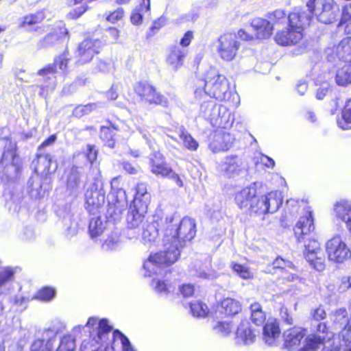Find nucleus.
<instances>
[{"instance_id": "nucleus-1", "label": "nucleus", "mask_w": 351, "mask_h": 351, "mask_svg": "<svg viewBox=\"0 0 351 351\" xmlns=\"http://www.w3.org/2000/svg\"><path fill=\"white\" fill-rule=\"evenodd\" d=\"M90 336L84 339L80 351H134L129 339L119 330L112 332V327L106 319L90 317L86 324Z\"/></svg>"}, {"instance_id": "nucleus-2", "label": "nucleus", "mask_w": 351, "mask_h": 351, "mask_svg": "<svg viewBox=\"0 0 351 351\" xmlns=\"http://www.w3.org/2000/svg\"><path fill=\"white\" fill-rule=\"evenodd\" d=\"M196 234L195 221L190 217H184L182 220L174 216L166 218L162 245L168 251H176L178 257L180 250L190 241Z\"/></svg>"}, {"instance_id": "nucleus-3", "label": "nucleus", "mask_w": 351, "mask_h": 351, "mask_svg": "<svg viewBox=\"0 0 351 351\" xmlns=\"http://www.w3.org/2000/svg\"><path fill=\"white\" fill-rule=\"evenodd\" d=\"M201 83L204 88H197L195 90V98L199 100L209 96L219 100H223L226 97L228 90V83L226 77L220 75L215 69H210Z\"/></svg>"}, {"instance_id": "nucleus-4", "label": "nucleus", "mask_w": 351, "mask_h": 351, "mask_svg": "<svg viewBox=\"0 0 351 351\" xmlns=\"http://www.w3.org/2000/svg\"><path fill=\"white\" fill-rule=\"evenodd\" d=\"M178 252L167 250L162 245V250L150 255L143 265L144 276L152 277L153 275H162L167 266L173 264L178 259Z\"/></svg>"}, {"instance_id": "nucleus-5", "label": "nucleus", "mask_w": 351, "mask_h": 351, "mask_svg": "<svg viewBox=\"0 0 351 351\" xmlns=\"http://www.w3.org/2000/svg\"><path fill=\"white\" fill-rule=\"evenodd\" d=\"M106 192L100 180H95L85 193L86 208L91 215H97L103 209Z\"/></svg>"}, {"instance_id": "nucleus-6", "label": "nucleus", "mask_w": 351, "mask_h": 351, "mask_svg": "<svg viewBox=\"0 0 351 351\" xmlns=\"http://www.w3.org/2000/svg\"><path fill=\"white\" fill-rule=\"evenodd\" d=\"M316 0H308L303 7H295L288 15V21L291 27L304 32L314 16Z\"/></svg>"}, {"instance_id": "nucleus-7", "label": "nucleus", "mask_w": 351, "mask_h": 351, "mask_svg": "<svg viewBox=\"0 0 351 351\" xmlns=\"http://www.w3.org/2000/svg\"><path fill=\"white\" fill-rule=\"evenodd\" d=\"M215 48L219 56L224 61L233 60L240 48L237 34L227 32L221 34L215 42Z\"/></svg>"}, {"instance_id": "nucleus-8", "label": "nucleus", "mask_w": 351, "mask_h": 351, "mask_svg": "<svg viewBox=\"0 0 351 351\" xmlns=\"http://www.w3.org/2000/svg\"><path fill=\"white\" fill-rule=\"evenodd\" d=\"M148 207L131 204L127 215V232L125 237L128 239H137L140 233V226L143 223Z\"/></svg>"}, {"instance_id": "nucleus-9", "label": "nucleus", "mask_w": 351, "mask_h": 351, "mask_svg": "<svg viewBox=\"0 0 351 351\" xmlns=\"http://www.w3.org/2000/svg\"><path fill=\"white\" fill-rule=\"evenodd\" d=\"M150 168L152 173L156 176L168 178L175 182L179 187L183 186L180 176L166 162L163 155L160 152H155L150 158Z\"/></svg>"}, {"instance_id": "nucleus-10", "label": "nucleus", "mask_w": 351, "mask_h": 351, "mask_svg": "<svg viewBox=\"0 0 351 351\" xmlns=\"http://www.w3.org/2000/svg\"><path fill=\"white\" fill-rule=\"evenodd\" d=\"M326 58L335 63L338 60L346 64L351 63V38H346L338 44L328 47L325 50Z\"/></svg>"}, {"instance_id": "nucleus-11", "label": "nucleus", "mask_w": 351, "mask_h": 351, "mask_svg": "<svg viewBox=\"0 0 351 351\" xmlns=\"http://www.w3.org/2000/svg\"><path fill=\"white\" fill-rule=\"evenodd\" d=\"M326 252L329 260L335 263H341L351 258V250L339 236L328 241Z\"/></svg>"}, {"instance_id": "nucleus-12", "label": "nucleus", "mask_w": 351, "mask_h": 351, "mask_svg": "<svg viewBox=\"0 0 351 351\" xmlns=\"http://www.w3.org/2000/svg\"><path fill=\"white\" fill-rule=\"evenodd\" d=\"M101 42L98 39L85 38L79 43L75 51V56L79 64L90 62L93 57L99 53Z\"/></svg>"}, {"instance_id": "nucleus-13", "label": "nucleus", "mask_w": 351, "mask_h": 351, "mask_svg": "<svg viewBox=\"0 0 351 351\" xmlns=\"http://www.w3.org/2000/svg\"><path fill=\"white\" fill-rule=\"evenodd\" d=\"M211 112L207 113L205 117L210 123L219 128H228L232 126L234 122V115L224 106L210 104Z\"/></svg>"}, {"instance_id": "nucleus-14", "label": "nucleus", "mask_w": 351, "mask_h": 351, "mask_svg": "<svg viewBox=\"0 0 351 351\" xmlns=\"http://www.w3.org/2000/svg\"><path fill=\"white\" fill-rule=\"evenodd\" d=\"M128 206L125 191L122 189L113 191L109 197L107 217L112 219L113 221H119L123 212Z\"/></svg>"}, {"instance_id": "nucleus-15", "label": "nucleus", "mask_w": 351, "mask_h": 351, "mask_svg": "<svg viewBox=\"0 0 351 351\" xmlns=\"http://www.w3.org/2000/svg\"><path fill=\"white\" fill-rule=\"evenodd\" d=\"M339 12V7L334 0H319L317 8L314 11L317 20L325 24L336 21Z\"/></svg>"}, {"instance_id": "nucleus-16", "label": "nucleus", "mask_w": 351, "mask_h": 351, "mask_svg": "<svg viewBox=\"0 0 351 351\" xmlns=\"http://www.w3.org/2000/svg\"><path fill=\"white\" fill-rule=\"evenodd\" d=\"M69 60V53L64 52L55 59L53 65H47L38 71V75L43 77L47 76V80L49 81V84L43 86L42 88L49 90L54 89L56 86V80L53 76V73L56 71L57 68L63 72L66 71Z\"/></svg>"}, {"instance_id": "nucleus-17", "label": "nucleus", "mask_w": 351, "mask_h": 351, "mask_svg": "<svg viewBox=\"0 0 351 351\" xmlns=\"http://www.w3.org/2000/svg\"><path fill=\"white\" fill-rule=\"evenodd\" d=\"M135 92L142 99L150 104H157L162 106H168V100L162 95L156 92L154 87L149 84L141 82L136 84Z\"/></svg>"}, {"instance_id": "nucleus-18", "label": "nucleus", "mask_w": 351, "mask_h": 351, "mask_svg": "<svg viewBox=\"0 0 351 351\" xmlns=\"http://www.w3.org/2000/svg\"><path fill=\"white\" fill-rule=\"evenodd\" d=\"M314 228L312 211L307 208L304 210V215L300 217L294 228L298 241H306V237L312 235Z\"/></svg>"}, {"instance_id": "nucleus-19", "label": "nucleus", "mask_w": 351, "mask_h": 351, "mask_svg": "<svg viewBox=\"0 0 351 351\" xmlns=\"http://www.w3.org/2000/svg\"><path fill=\"white\" fill-rule=\"evenodd\" d=\"M304 36V33L295 27H288L278 31L275 35L276 43L282 46H291L300 43Z\"/></svg>"}, {"instance_id": "nucleus-20", "label": "nucleus", "mask_w": 351, "mask_h": 351, "mask_svg": "<svg viewBox=\"0 0 351 351\" xmlns=\"http://www.w3.org/2000/svg\"><path fill=\"white\" fill-rule=\"evenodd\" d=\"M58 330L49 328L44 330L43 339L35 340L31 346V351H51V347L56 340Z\"/></svg>"}, {"instance_id": "nucleus-21", "label": "nucleus", "mask_w": 351, "mask_h": 351, "mask_svg": "<svg viewBox=\"0 0 351 351\" xmlns=\"http://www.w3.org/2000/svg\"><path fill=\"white\" fill-rule=\"evenodd\" d=\"M280 330L276 318L269 317L263 327V339L269 346H273L279 338Z\"/></svg>"}, {"instance_id": "nucleus-22", "label": "nucleus", "mask_w": 351, "mask_h": 351, "mask_svg": "<svg viewBox=\"0 0 351 351\" xmlns=\"http://www.w3.org/2000/svg\"><path fill=\"white\" fill-rule=\"evenodd\" d=\"M336 217L345 224L346 228L351 234V202L340 200L334 206Z\"/></svg>"}, {"instance_id": "nucleus-23", "label": "nucleus", "mask_w": 351, "mask_h": 351, "mask_svg": "<svg viewBox=\"0 0 351 351\" xmlns=\"http://www.w3.org/2000/svg\"><path fill=\"white\" fill-rule=\"evenodd\" d=\"M235 341L239 345H249L254 342L256 335L247 320L242 321L235 334Z\"/></svg>"}, {"instance_id": "nucleus-24", "label": "nucleus", "mask_w": 351, "mask_h": 351, "mask_svg": "<svg viewBox=\"0 0 351 351\" xmlns=\"http://www.w3.org/2000/svg\"><path fill=\"white\" fill-rule=\"evenodd\" d=\"M251 26L258 39H266L271 36L273 32V25L265 19L257 17L251 21Z\"/></svg>"}, {"instance_id": "nucleus-25", "label": "nucleus", "mask_w": 351, "mask_h": 351, "mask_svg": "<svg viewBox=\"0 0 351 351\" xmlns=\"http://www.w3.org/2000/svg\"><path fill=\"white\" fill-rule=\"evenodd\" d=\"M256 194L257 191L254 186L244 188L236 194V204L241 209L248 210Z\"/></svg>"}, {"instance_id": "nucleus-26", "label": "nucleus", "mask_w": 351, "mask_h": 351, "mask_svg": "<svg viewBox=\"0 0 351 351\" xmlns=\"http://www.w3.org/2000/svg\"><path fill=\"white\" fill-rule=\"evenodd\" d=\"M265 204L261 208L262 212L267 213H274L276 212L282 204V195L278 191H271L266 195H263Z\"/></svg>"}, {"instance_id": "nucleus-27", "label": "nucleus", "mask_w": 351, "mask_h": 351, "mask_svg": "<svg viewBox=\"0 0 351 351\" xmlns=\"http://www.w3.org/2000/svg\"><path fill=\"white\" fill-rule=\"evenodd\" d=\"M243 162L237 156L226 157L221 165V171L228 178L240 174L243 169Z\"/></svg>"}, {"instance_id": "nucleus-28", "label": "nucleus", "mask_w": 351, "mask_h": 351, "mask_svg": "<svg viewBox=\"0 0 351 351\" xmlns=\"http://www.w3.org/2000/svg\"><path fill=\"white\" fill-rule=\"evenodd\" d=\"M186 55L187 49L179 45H174L170 49L169 54L167 58V63L176 71L183 65Z\"/></svg>"}, {"instance_id": "nucleus-29", "label": "nucleus", "mask_w": 351, "mask_h": 351, "mask_svg": "<svg viewBox=\"0 0 351 351\" xmlns=\"http://www.w3.org/2000/svg\"><path fill=\"white\" fill-rule=\"evenodd\" d=\"M1 164L3 167L13 166L18 170L20 165V158L16 154V145L12 143L7 145L2 154Z\"/></svg>"}, {"instance_id": "nucleus-30", "label": "nucleus", "mask_w": 351, "mask_h": 351, "mask_svg": "<svg viewBox=\"0 0 351 351\" xmlns=\"http://www.w3.org/2000/svg\"><path fill=\"white\" fill-rule=\"evenodd\" d=\"M224 128L217 130V140H221L222 143L220 144L209 143V147L214 153L219 152L221 151H226L230 149L232 144L234 138L228 132H226Z\"/></svg>"}, {"instance_id": "nucleus-31", "label": "nucleus", "mask_w": 351, "mask_h": 351, "mask_svg": "<svg viewBox=\"0 0 351 351\" xmlns=\"http://www.w3.org/2000/svg\"><path fill=\"white\" fill-rule=\"evenodd\" d=\"M124 237L121 236L119 230L111 232L103 243L101 247L105 251L115 250L122 247L124 243Z\"/></svg>"}, {"instance_id": "nucleus-32", "label": "nucleus", "mask_w": 351, "mask_h": 351, "mask_svg": "<svg viewBox=\"0 0 351 351\" xmlns=\"http://www.w3.org/2000/svg\"><path fill=\"white\" fill-rule=\"evenodd\" d=\"M67 30L64 26L59 27L58 31L47 34L42 39L39 43V46L44 48L53 45L58 41L64 40L67 38Z\"/></svg>"}, {"instance_id": "nucleus-33", "label": "nucleus", "mask_w": 351, "mask_h": 351, "mask_svg": "<svg viewBox=\"0 0 351 351\" xmlns=\"http://www.w3.org/2000/svg\"><path fill=\"white\" fill-rule=\"evenodd\" d=\"M304 330L301 328H293L284 333L285 343L287 348L298 345L304 337Z\"/></svg>"}, {"instance_id": "nucleus-34", "label": "nucleus", "mask_w": 351, "mask_h": 351, "mask_svg": "<svg viewBox=\"0 0 351 351\" xmlns=\"http://www.w3.org/2000/svg\"><path fill=\"white\" fill-rule=\"evenodd\" d=\"M158 237V223L153 221L146 224L143 228L142 239L145 244L150 245L154 243Z\"/></svg>"}, {"instance_id": "nucleus-35", "label": "nucleus", "mask_w": 351, "mask_h": 351, "mask_svg": "<svg viewBox=\"0 0 351 351\" xmlns=\"http://www.w3.org/2000/svg\"><path fill=\"white\" fill-rule=\"evenodd\" d=\"M221 313L227 316H233L241 311V304L236 299L224 298L221 303Z\"/></svg>"}, {"instance_id": "nucleus-36", "label": "nucleus", "mask_w": 351, "mask_h": 351, "mask_svg": "<svg viewBox=\"0 0 351 351\" xmlns=\"http://www.w3.org/2000/svg\"><path fill=\"white\" fill-rule=\"evenodd\" d=\"M136 191L135 197L132 204L148 207L151 197L147 193V185L145 183H139L136 185Z\"/></svg>"}, {"instance_id": "nucleus-37", "label": "nucleus", "mask_w": 351, "mask_h": 351, "mask_svg": "<svg viewBox=\"0 0 351 351\" xmlns=\"http://www.w3.org/2000/svg\"><path fill=\"white\" fill-rule=\"evenodd\" d=\"M304 256L309 264L317 271H322L324 269L325 258L322 251H320V253H304Z\"/></svg>"}, {"instance_id": "nucleus-38", "label": "nucleus", "mask_w": 351, "mask_h": 351, "mask_svg": "<svg viewBox=\"0 0 351 351\" xmlns=\"http://www.w3.org/2000/svg\"><path fill=\"white\" fill-rule=\"evenodd\" d=\"M335 82L342 86L351 84V64H345L337 71Z\"/></svg>"}, {"instance_id": "nucleus-39", "label": "nucleus", "mask_w": 351, "mask_h": 351, "mask_svg": "<svg viewBox=\"0 0 351 351\" xmlns=\"http://www.w3.org/2000/svg\"><path fill=\"white\" fill-rule=\"evenodd\" d=\"M337 123L343 130L351 129V99L346 102L341 112V117L337 119Z\"/></svg>"}, {"instance_id": "nucleus-40", "label": "nucleus", "mask_w": 351, "mask_h": 351, "mask_svg": "<svg viewBox=\"0 0 351 351\" xmlns=\"http://www.w3.org/2000/svg\"><path fill=\"white\" fill-rule=\"evenodd\" d=\"M326 341L324 335H309L305 340V345L301 351H315Z\"/></svg>"}, {"instance_id": "nucleus-41", "label": "nucleus", "mask_w": 351, "mask_h": 351, "mask_svg": "<svg viewBox=\"0 0 351 351\" xmlns=\"http://www.w3.org/2000/svg\"><path fill=\"white\" fill-rule=\"evenodd\" d=\"M178 135L185 148L190 151H196L199 147L197 141L186 130L184 127L178 129Z\"/></svg>"}, {"instance_id": "nucleus-42", "label": "nucleus", "mask_w": 351, "mask_h": 351, "mask_svg": "<svg viewBox=\"0 0 351 351\" xmlns=\"http://www.w3.org/2000/svg\"><path fill=\"white\" fill-rule=\"evenodd\" d=\"M106 228V221H102L99 216L91 218L88 226L89 232L92 238L101 235Z\"/></svg>"}, {"instance_id": "nucleus-43", "label": "nucleus", "mask_w": 351, "mask_h": 351, "mask_svg": "<svg viewBox=\"0 0 351 351\" xmlns=\"http://www.w3.org/2000/svg\"><path fill=\"white\" fill-rule=\"evenodd\" d=\"M32 300L33 297L31 295L17 294L10 298V302L16 308L17 311L22 312L27 308L29 302Z\"/></svg>"}, {"instance_id": "nucleus-44", "label": "nucleus", "mask_w": 351, "mask_h": 351, "mask_svg": "<svg viewBox=\"0 0 351 351\" xmlns=\"http://www.w3.org/2000/svg\"><path fill=\"white\" fill-rule=\"evenodd\" d=\"M18 267H5L0 268V288L6 286L14 279Z\"/></svg>"}, {"instance_id": "nucleus-45", "label": "nucleus", "mask_w": 351, "mask_h": 351, "mask_svg": "<svg viewBox=\"0 0 351 351\" xmlns=\"http://www.w3.org/2000/svg\"><path fill=\"white\" fill-rule=\"evenodd\" d=\"M339 25L343 27L346 34L351 36V3L343 6Z\"/></svg>"}, {"instance_id": "nucleus-46", "label": "nucleus", "mask_w": 351, "mask_h": 351, "mask_svg": "<svg viewBox=\"0 0 351 351\" xmlns=\"http://www.w3.org/2000/svg\"><path fill=\"white\" fill-rule=\"evenodd\" d=\"M251 309V319L256 325L262 324L266 317L265 314L262 310V307L259 303H254L250 306Z\"/></svg>"}, {"instance_id": "nucleus-47", "label": "nucleus", "mask_w": 351, "mask_h": 351, "mask_svg": "<svg viewBox=\"0 0 351 351\" xmlns=\"http://www.w3.org/2000/svg\"><path fill=\"white\" fill-rule=\"evenodd\" d=\"M44 19L42 13H37L35 14H29L24 16L22 19L21 26L25 29L30 31L34 29L32 26L38 23H40Z\"/></svg>"}, {"instance_id": "nucleus-48", "label": "nucleus", "mask_w": 351, "mask_h": 351, "mask_svg": "<svg viewBox=\"0 0 351 351\" xmlns=\"http://www.w3.org/2000/svg\"><path fill=\"white\" fill-rule=\"evenodd\" d=\"M82 173V168H79L77 167H72L66 183L67 187L69 189H74L79 186Z\"/></svg>"}, {"instance_id": "nucleus-49", "label": "nucleus", "mask_w": 351, "mask_h": 351, "mask_svg": "<svg viewBox=\"0 0 351 351\" xmlns=\"http://www.w3.org/2000/svg\"><path fill=\"white\" fill-rule=\"evenodd\" d=\"M29 193L34 198H40L44 195L40 184V180L38 178H30L28 181Z\"/></svg>"}, {"instance_id": "nucleus-50", "label": "nucleus", "mask_w": 351, "mask_h": 351, "mask_svg": "<svg viewBox=\"0 0 351 351\" xmlns=\"http://www.w3.org/2000/svg\"><path fill=\"white\" fill-rule=\"evenodd\" d=\"M190 308L192 315L197 317H205L209 311L206 304L198 301L191 302Z\"/></svg>"}, {"instance_id": "nucleus-51", "label": "nucleus", "mask_w": 351, "mask_h": 351, "mask_svg": "<svg viewBox=\"0 0 351 351\" xmlns=\"http://www.w3.org/2000/svg\"><path fill=\"white\" fill-rule=\"evenodd\" d=\"M75 349V338L71 335H66L61 339L56 351H74Z\"/></svg>"}, {"instance_id": "nucleus-52", "label": "nucleus", "mask_w": 351, "mask_h": 351, "mask_svg": "<svg viewBox=\"0 0 351 351\" xmlns=\"http://www.w3.org/2000/svg\"><path fill=\"white\" fill-rule=\"evenodd\" d=\"M267 20L273 25L280 24L288 20V16L283 10L277 9L267 14Z\"/></svg>"}, {"instance_id": "nucleus-53", "label": "nucleus", "mask_w": 351, "mask_h": 351, "mask_svg": "<svg viewBox=\"0 0 351 351\" xmlns=\"http://www.w3.org/2000/svg\"><path fill=\"white\" fill-rule=\"evenodd\" d=\"M99 104L92 103L84 106H77L74 108L73 114L77 118H80L95 110L99 107Z\"/></svg>"}, {"instance_id": "nucleus-54", "label": "nucleus", "mask_w": 351, "mask_h": 351, "mask_svg": "<svg viewBox=\"0 0 351 351\" xmlns=\"http://www.w3.org/2000/svg\"><path fill=\"white\" fill-rule=\"evenodd\" d=\"M110 122H108V125L107 126H101V132H100V136L101 138L106 142V145L110 147L113 148L114 146V134L110 130Z\"/></svg>"}, {"instance_id": "nucleus-55", "label": "nucleus", "mask_w": 351, "mask_h": 351, "mask_svg": "<svg viewBox=\"0 0 351 351\" xmlns=\"http://www.w3.org/2000/svg\"><path fill=\"white\" fill-rule=\"evenodd\" d=\"M55 290L50 287H44L33 295V300H38L43 302H49L55 296Z\"/></svg>"}, {"instance_id": "nucleus-56", "label": "nucleus", "mask_w": 351, "mask_h": 351, "mask_svg": "<svg viewBox=\"0 0 351 351\" xmlns=\"http://www.w3.org/2000/svg\"><path fill=\"white\" fill-rule=\"evenodd\" d=\"M152 286L156 292L162 295H167L175 289L172 285H167L165 281H161L155 278L152 280Z\"/></svg>"}, {"instance_id": "nucleus-57", "label": "nucleus", "mask_w": 351, "mask_h": 351, "mask_svg": "<svg viewBox=\"0 0 351 351\" xmlns=\"http://www.w3.org/2000/svg\"><path fill=\"white\" fill-rule=\"evenodd\" d=\"M261 203L265 204L263 196L258 197L256 195L248 209L250 215H262L267 213V212H262L261 210V208L263 206V205L262 206Z\"/></svg>"}, {"instance_id": "nucleus-58", "label": "nucleus", "mask_w": 351, "mask_h": 351, "mask_svg": "<svg viewBox=\"0 0 351 351\" xmlns=\"http://www.w3.org/2000/svg\"><path fill=\"white\" fill-rule=\"evenodd\" d=\"M231 267L239 276L243 279H250L253 277L252 272L246 265L233 262L231 263Z\"/></svg>"}, {"instance_id": "nucleus-59", "label": "nucleus", "mask_w": 351, "mask_h": 351, "mask_svg": "<svg viewBox=\"0 0 351 351\" xmlns=\"http://www.w3.org/2000/svg\"><path fill=\"white\" fill-rule=\"evenodd\" d=\"M305 243V251L304 253L308 252H317L320 253V251H322L320 248V245L317 240L313 238L312 235L306 237Z\"/></svg>"}, {"instance_id": "nucleus-60", "label": "nucleus", "mask_w": 351, "mask_h": 351, "mask_svg": "<svg viewBox=\"0 0 351 351\" xmlns=\"http://www.w3.org/2000/svg\"><path fill=\"white\" fill-rule=\"evenodd\" d=\"M213 329L217 333L226 336L231 332L232 326L230 322H219L213 326Z\"/></svg>"}, {"instance_id": "nucleus-61", "label": "nucleus", "mask_w": 351, "mask_h": 351, "mask_svg": "<svg viewBox=\"0 0 351 351\" xmlns=\"http://www.w3.org/2000/svg\"><path fill=\"white\" fill-rule=\"evenodd\" d=\"M145 11V9L143 7L142 4L137 6L132 12L130 16V21L132 24L138 25L142 23L143 21V13Z\"/></svg>"}, {"instance_id": "nucleus-62", "label": "nucleus", "mask_w": 351, "mask_h": 351, "mask_svg": "<svg viewBox=\"0 0 351 351\" xmlns=\"http://www.w3.org/2000/svg\"><path fill=\"white\" fill-rule=\"evenodd\" d=\"M273 267L279 269L282 273L287 269H293L294 265L289 261H286L282 258H277L272 263Z\"/></svg>"}, {"instance_id": "nucleus-63", "label": "nucleus", "mask_w": 351, "mask_h": 351, "mask_svg": "<svg viewBox=\"0 0 351 351\" xmlns=\"http://www.w3.org/2000/svg\"><path fill=\"white\" fill-rule=\"evenodd\" d=\"M112 129L125 133V136H129L132 132L131 128L123 121L117 120L114 122H110Z\"/></svg>"}, {"instance_id": "nucleus-64", "label": "nucleus", "mask_w": 351, "mask_h": 351, "mask_svg": "<svg viewBox=\"0 0 351 351\" xmlns=\"http://www.w3.org/2000/svg\"><path fill=\"white\" fill-rule=\"evenodd\" d=\"M0 351H22V348L16 342L3 341L0 342Z\"/></svg>"}]
</instances>
